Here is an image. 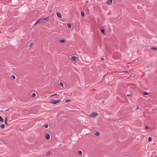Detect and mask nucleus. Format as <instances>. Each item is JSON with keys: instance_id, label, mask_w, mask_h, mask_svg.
<instances>
[{"instance_id": "4be33fe9", "label": "nucleus", "mask_w": 157, "mask_h": 157, "mask_svg": "<svg viewBox=\"0 0 157 157\" xmlns=\"http://www.w3.org/2000/svg\"><path fill=\"white\" fill-rule=\"evenodd\" d=\"M143 94L144 95H147L148 94V93H147V92H144Z\"/></svg>"}, {"instance_id": "f3484780", "label": "nucleus", "mask_w": 157, "mask_h": 157, "mask_svg": "<svg viewBox=\"0 0 157 157\" xmlns=\"http://www.w3.org/2000/svg\"><path fill=\"white\" fill-rule=\"evenodd\" d=\"M81 15L83 17H84V16L85 14H84V13L83 12H81Z\"/></svg>"}, {"instance_id": "0eeeda50", "label": "nucleus", "mask_w": 157, "mask_h": 157, "mask_svg": "<svg viewBox=\"0 0 157 157\" xmlns=\"http://www.w3.org/2000/svg\"><path fill=\"white\" fill-rule=\"evenodd\" d=\"M45 138L46 140H48L50 139V136L49 134L47 133L45 135Z\"/></svg>"}, {"instance_id": "9b49d317", "label": "nucleus", "mask_w": 157, "mask_h": 157, "mask_svg": "<svg viewBox=\"0 0 157 157\" xmlns=\"http://www.w3.org/2000/svg\"><path fill=\"white\" fill-rule=\"evenodd\" d=\"M0 127L2 129H3L5 128V125L3 124H2L0 125Z\"/></svg>"}, {"instance_id": "7c9ffc66", "label": "nucleus", "mask_w": 157, "mask_h": 157, "mask_svg": "<svg viewBox=\"0 0 157 157\" xmlns=\"http://www.w3.org/2000/svg\"><path fill=\"white\" fill-rule=\"evenodd\" d=\"M102 59V60H104V59H103V58H102V59Z\"/></svg>"}, {"instance_id": "f03ea898", "label": "nucleus", "mask_w": 157, "mask_h": 157, "mask_svg": "<svg viewBox=\"0 0 157 157\" xmlns=\"http://www.w3.org/2000/svg\"><path fill=\"white\" fill-rule=\"evenodd\" d=\"M60 101L59 100H55L52 99L51 101V103L52 104H56L60 103Z\"/></svg>"}, {"instance_id": "6ab92c4d", "label": "nucleus", "mask_w": 157, "mask_h": 157, "mask_svg": "<svg viewBox=\"0 0 157 157\" xmlns=\"http://www.w3.org/2000/svg\"><path fill=\"white\" fill-rule=\"evenodd\" d=\"M0 121L2 122H3V121L2 118L0 116Z\"/></svg>"}, {"instance_id": "9d476101", "label": "nucleus", "mask_w": 157, "mask_h": 157, "mask_svg": "<svg viewBox=\"0 0 157 157\" xmlns=\"http://www.w3.org/2000/svg\"><path fill=\"white\" fill-rule=\"evenodd\" d=\"M39 23H41L40 19H39L38 20L36 21L35 25Z\"/></svg>"}, {"instance_id": "39448f33", "label": "nucleus", "mask_w": 157, "mask_h": 157, "mask_svg": "<svg viewBox=\"0 0 157 157\" xmlns=\"http://www.w3.org/2000/svg\"><path fill=\"white\" fill-rule=\"evenodd\" d=\"M71 59L73 61H76L77 60V58L75 56H72L71 57Z\"/></svg>"}, {"instance_id": "f8f14e48", "label": "nucleus", "mask_w": 157, "mask_h": 157, "mask_svg": "<svg viewBox=\"0 0 157 157\" xmlns=\"http://www.w3.org/2000/svg\"><path fill=\"white\" fill-rule=\"evenodd\" d=\"M67 25L69 28H71L72 26L71 24H67Z\"/></svg>"}, {"instance_id": "6e6552de", "label": "nucleus", "mask_w": 157, "mask_h": 157, "mask_svg": "<svg viewBox=\"0 0 157 157\" xmlns=\"http://www.w3.org/2000/svg\"><path fill=\"white\" fill-rule=\"evenodd\" d=\"M56 14L57 16L59 18H61L62 17L61 15V14L59 12H57L56 13Z\"/></svg>"}, {"instance_id": "2f4dec72", "label": "nucleus", "mask_w": 157, "mask_h": 157, "mask_svg": "<svg viewBox=\"0 0 157 157\" xmlns=\"http://www.w3.org/2000/svg\"><path fill=\"white\" fill-rule=\"evenodd\" d=\"M8 109H6V111H8Z\"/></svg>"}, {"instance_id": "1a4fd4ad", "label": "nucleus", "mask_w": 157, "mask_h": 157, "mask_svg": "<svg viewBox=\"0 0 157 157\" xmlns=\"http://www.w3.org/2000/svg\"><path fill=\"white\" fill-rule=\"evenodd\" d=\"M59 42L61 43H63L65 42L66 40H65L62 39V40H59Z\"/></svg>"}, {"instance_id": "2eb2a0df", "label": "nucleus", "mask_w": 157, "mask_h": 157, "mask_svg": "<svg viewBox=\"0 0 157 157\" xmlns=\"http://www.w3.org/2000/svg\"><path fill=\"white\" fill-rule=\"evenodd\" d=\"M99 132H97L95 133V135L96 136H99Z\"/></svg>"}, {"instance_id": "412c9836", "label": "nucleus", "mask_w": 157, "mask_h": 157, "mask_svg": "<svg viewBox=\"0 0 157 157\" xmlns=\"http://www.w3.org/2000/svg\"><path fill=\"white\" fill-rule=\"evenodd\" d=\"M48 127V124H46L45 125H44V127L46 128H47Z\"/></svg>"}, {"instance_id": "a211bd4d", "label": "nucleus", "mask_w": 157, "mask_h": 157, "mask_svg": "<svg viewBox=\"0 0 157 157\" xmlns=\"http://www.w3.org/2000/svg\"><path fill=\"white\" fill-rule=\"evenodd\" d=\"M60 85L62 87H63V85H64L63 83L62 82H60Z\"/></svg>"}, {"instance_id": "393cba45", "label": "nucleus", "mask_w": 157, "mask_h": 157, "mask_svg": "<svg viewBox=\"0 0 157 157\" xmlns=\"http://www.w3.org/2000/svg\"><path fill=\"white\" fill-rule=\"evenodd\" d=\"M50 154V151H48V152H47V155H49Z\"/></svg>"}, {"instance_id": "473e14b6", "label": "nucleus", "mask_w": 157, "mask_h": 157, "mask_svg": "<svg viewBox=\"0 0 157 157\" xmlns=\"http://www.w3.org/2000/svg\"><path fill=\"white\" fill-rule=\"evenodd\" d=\"M1 33V32L0 31V33Z\"/></svg>"}, {"instance_id": "20e7f679", "label": "nucleus", "mask_w": 157, "mask_h": 157, "mask_svg": "<svg viewBox=\"0 0 157 157\" xmlns=\"http://www.w3.org/2000/svg\"><path fill=\"white\" fill-rule=\"evenodd\" d=\"M98 114V113L96 112L92 113L91 114L89 115V116L91 117H96Z\"/></svg>"}, {"instance_id": "c85d7f7f", "label": "nucleus", "mask_w": 157, "mask_h": 157, "mask_svg": "<svg viewBox=\"0 0 157 157\" xmlns=\"http://www.w3.org/2000/svg\"><path fill=\"white\" fill-rule=\"evenodd\" d=\"M145 128L146 129H148V127L147 126H146L145 127Z\"/></svg>"}, {"instance_id": "aec40b11", "label": "nucleus", "mask_w": 157, "mask_h": 157, "mask_svg": "<svg viewBox=\"0 0 157 157\" xmlns=\"http://www.w3.org/2000/svg\"><path fill=\"white\" fill-rule=\"evenodd\" d=\"M36 96V93H33L32 94V96L33 97H35Z\"/></svg>"}, {"instance_id": "dca6fc26", "label": "nucleus", "mask_w": 157, "mask_h": 157, "mask_svg": "<svg viewBox=\"0 0 157 157\" xmlns=\"http://www.w3.org/2000/svg\"><path fill=\"white\" fill-rule=\"evenodd\" d=\"M152 140V138L151 137H149L148 138V141H151Z\"/></svg>"}, {"instance_id": "423d86ee", "label": "nucleus", "mask_w": 157, "mask_h": 157, "mask_svg": "<svg viewBox=\"0 0 157 157\" xmlns=\"http://www.w3.org/2000/svg\"><path fill=\"white\" fill-rule=\"evenodd\" d=\"M113 0H109L107 2L106 4L109 5H111L112 4Z\"/></svg>"}, {"instance_id": "5701e85b", "label": "nucleus", "mask_w": 157, "mask_h": 157, "mask_svg": "<svg viewBox=\"0 0 157 157\" xmlns=\"http://www.w3.org/2000/svg\"><path fill=\"white\" fill-rule=\"evenodd\" d=\"M78 153H79V154L80 155H82V151H79V152H78Z\"/></svg>"}, {"instance_id": "7ed1b4c3", "label": "nucleus", "mask_w": 157, "mask_h": 157, "mask_svg": "<svg viewBox=\"0 0 157 157\" xmlns=\"http://www.w3.org/2000/svg\"><path fill=\"white\" fill-rule=\"evenodd\" d=\"M33 43L31 41H29L27 47L28 48L30 49L33 46Z\"/></svg>"}, {"instance_id": "f257e3e1", "label": "nucleus", "mask_w": 157, "mask_h": 157, "mask_svg": "<svg viewBox=\"0 0 157 157\" xmlns=\"http://www.w3.org/2000/svg\"><path fill=\"white\" fill-rule=\"evenodd\" d=\"M49 17H47L45 18H40V23H42L43 22H45L48 21L49 20Z\"/></svg>"}, {"instance_id": "c756f323", "label": "nucleus", "mask_w": 157, "mask_h": 157, "mask_svg": "<svg viewBox=\"0 0 157 157\" xmlns=\"http://www.w3.org/2000/svg\"><path fill=\"white\" fill-rule=\"evenodd\" d=\"M88 2V1H87L86 2V3H87Z\"/></svg>"}, {"instance_id": "ddd939ff", "label": "nucleus", "mask_w": 157, "mask_h": 157, "mask_svg": "<svg viewBox=\"0 0 157 157\" xmlns=\"http://www.w3.org/2000/svg\"><path fill=\"white\" fill-rule=\"evenodd\" d=\"M7 117H6L5 118V124L6 125L7 124Z\"/></svg>"}, {"instance_id": "4468645a", "label": "nucleus", "mask_w": 157, "mask_h": 157, "mask_svg": "<svg viewBox=\"0 0 157 157\" xmlns=\"http://www.w3.org/2000/svg\"><path fill=\"white\" fill-rule=\"evenodd\" d=\"M101 32L102 33H104V32H105V29H104V28L101 29Z\"/></svg>"}, {"instance_id": "a878e982", "label": "nucleus", "mask_w": 157, "mask_h": 157, "mask_svg": "<svg viewBox=\"0 0 157 157\" xmlns=\"http://www.w3.org/2000/svg\"><path fill=\"white\" fill-rule=\"evenodd\" d=\"M12 78L13 79H15V77L14 75H13Z\"/></svg>"}, {"instance_id": "bb28decb", "label": "nucleus", "mask_w": 157, "mask_h": 157, "mask_svg": "<svg viewBox=\"0 0 157 157\" xmlns=\"http://www.w3.org/2000/svg\"><path fill=\"white\" fill-rule=\"evenodd\" d=\"M152 49L155 50H156L157 49L155 47H153Z\"/></svg>"}, {"instance_id": "cd10ccee", "label": "nucleus", "mask_w": 157, "mask_h": 157, "mask_svg": "<svg viewBox=\"0 0 157 157\" xmlns=\"http://www.w3.org/2000/svg\"><path fill=\"white\" fill-rule=\"evenodd\" d=\"M57 95V94H53V95H51L50 96V97H52L53 96H55V95Z\"/></svg>"}, {"instance_id": "b1692460", "label": "nucleus", "mask_w": 157, "mask_h": 157, "mask_svg": "<svg viewBox=\"0 0 157 157\" xmlns=\"http://www.w3.org/2000/svg\"><path fill=\"white\" fill-rule=\"evenodd\" d=\"M70 101V99H68L66 101V102H69Z\"/></svg>"}]
</instances>
